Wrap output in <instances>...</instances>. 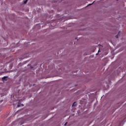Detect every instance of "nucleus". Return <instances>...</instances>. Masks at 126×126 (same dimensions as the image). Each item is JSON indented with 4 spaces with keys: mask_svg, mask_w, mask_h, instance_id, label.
Instances as JSON below:
<instances>
[{
    "mask_svg": "<svg viewBox=\"0 0 126 126\" xmlns=\"http://www.w3.org/2000/svg\"><path fill=\"white\" fill-rule=\"evenodd\" d=\"M120 32L118 34V35H116V38H118L119 36H120Z\"/></svg>",
    "mask_w": 126,
    "mask_h": 126,
    "instance_id": "obj_3",
    "label": "nucleus"
},
{
    "mask_svg": "<svg viewBox=\"0 0 126 126\" xmlns=\"http://www.w3.org/2000/svg\"><path fill=\"white\" fill-rule=\"evenodd\" d=\"M66 125H67V122H66V123L64 124V126H66Z\"/></svg>",
    "mask_w": 126,
    "mask_h": 126,
    "instance_id": "obj_6",
    "label": "nucleus"
},
{
    "mask_svg": "<svg viewBox=\"0 0 126 126\" xmlns=\"http://www.w3.org/2000/svg\"><path fill=\"white\" fill-rule=\"evenodd\" d=\"M76 106V102H74L72 104V107H75Z\"/></svg>",
    "mask_w": 126,
    "mask_h": 126,
    "instance_id": "obj_2",
    "label": "nucleus"
},
{
    "mask_svg": "<svg viewBox=\"0 0 126 126\" xmlns=\"http://www.w3.org/2000/svg\"><path fill=\"white\" fill-rule=\"evenodd\" d=\"M7 77H4L2 78V81H5V80H6V78Z\"/></svg>",
    "mask_w": 126,
    "mask_h": 126,
    "instance_id": "obj_1",
    "label": "nucleus"
},
{
    "mask_svg": "<svg viewBox=\"0 0 126 126\" xmlns=\"http://www.w3.org/2000/svg\"><path fill=\"white\" fill-rule=\"evenodd\" d=\"M92 4H93V3L90 4L89 5H92Z\"/></svg>",
    "mask_w": 126,
    "mask_h": 126,
    "instance_id": "obj_7",
    "label": "nucleus"
},
{
    "mask_svg": "<svg viewBox=\"0 0 126 126\" xmlns=\"http://www.w3.org/2000/svg\"><path fill=\"white\" fill-rule=\"evenodd\" d=\"M17 107H21V105H20V104H18Z\"/></svg>",
    "mask_w": 126,
    "mask_h": 126,
    "instance_id": "obj_5",
    "label": "nucleus"
},
{
    "mask_svg": "<svg viewBox=\"0 0 126 126\" xmlns=\"http://www.w3.org/2000/svg\"><path fill=\"white\" fill-rule=\"evenodd\" d=\"M27 1H28V0H24V3L26 4L27 3Z\"/></svg>",
    "mask_w": 126,
    "mask_h": 126,
    "instance_id": "obj_4",
    "label": "nucleus"
},
{
    "mask_svg": "<svg viewBox=\"0 0 126 126\" xmlns=\"http://www.w3.org/2000/svg\"><path fill=\"white\" fill-rule=\"evenodd\" d=\"M22 106H24V105H23V104H22Z\"/></svg>",
    "mask_w": 126,
    "mask_h": 126,
    "instance_id": "obj_8",
    "label": "nucleus"
},
{
    "mask_svg": "<svg viewBox=\"0 0 126 126\" xmlns=\"http://www.w3.org/2000/svg\"><path fill=\"white\" fill-rule=\"evenodd\" d=\"M98 52H100V50H98Z\"/></svg>",
    "mask_w": 126,
    "mask_h": 126,
    "instance_id": "obj_9",
    "label": "nucleus"
}]
</instances>
